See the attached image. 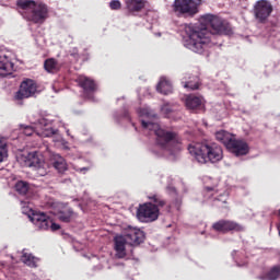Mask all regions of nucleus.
<instances>
[{
  "label": "nucleus",
  "instance_id": "obj_1",
  "mask_svg": "<svg viewBox=\"0 0 280 280\" xmlns=\"http://www.w3.org/2000/svg\"><path fill=\"white\" fill-rule=\"evenodd\" d=\"M188 39L186 47L195 54H203L206 48L214 45L211 40L213 36H231L233 27L230 22L212 13L200 15L199 23L185 26Z\"/></svg>",
  "mask_w": 280,
  "mask_h": 280
},
{
  "label": "nucleus",
  "instance_id": "obj_2",
  "mask_svg": "<svg viewBox=\"0 0 280 280\" xmlns=\"http://www.w3.org/2000/svg\"><path fill=\"white\" fill-rule=\"evenodd\" d=\"M187 150L200 164H214L223 160L222 147L212 141L192 142Z\"/></svg>",
  "mask_w": 280,
  "mask_h": 280
},
{
  "label": "nucleus",
  "instance_id": "obj_3",
  "mask_svg": "<svg viewBox=\"0 0 280 280\" xmlns=\"http://www.w3.org/2000/svg\"><path fill=\"white\" fill-rule=\"evenodd\" d=\"M141 126L143 129L153 131L156 137V145H159L162 150L168 152H175L180 150L182 139L178 133L173 131H167L161 128L160 125L152 121H141Z\"/></svg>",
  "mask_w": 280,
  "mask_h": 280
},
{
  "label": "nucleus",
  "instance_id": "obj_4",
  "mask_svg": "<svg viewBox=\"0 0 280 280\" xmlns=\"http://www.w3.org/2000/svg\"><path fill=\"white\" fill-rule=\"evenodd\" d=\"M202 0H175L173 11L177 18L191 19L199 13Z\"/></svg>",
  "mask_w": 280,
  "mask_h": 280
},
{
  "label": "nucleus",
  "instance_id": "obj_5",
  "mask_svg": "<svg viewBox=\"0 0 280 280\" xmlns=\"http://www.w3.org/2000/svg\"><path fill=\"white\" fill-rule=\"evenodd\" d=\"M136 215L143 223H152L161 215V209L154 206L153 202H144L139 206Z\"/></svg>",
  "mask_w": 280,
  "mask_h": 280
},
{
  "label": "nucleus",
  "instance_id": "obj_6",
  "mask_svg": "<svg viewBox=\"0 0 280 280\" xmlns=\"http://www.w3.org/2000/svg\"><path fill=\"white\" fill-rule=\"evenodd\" d=\"M24 18L33 24L43 25L49 18V7L40 1L31 11L24 13Z\"/></svg>",
  "mask_w": 280,
  "mask_h": 280
},
{
  "label": "nucleus",
  "instance_id": "obj_7",
  "mask_svg": "<svg viewBox=\"0 0 280 280\" xmlns=\"http://www.w3.org/2000/svg\"><path fill=\"white\" fill-rule=\"evenodd\" d=\"M212 231L220 233V234H228V233H241L244 231V226L240 223H236L232 220L221 219L218 222L212 223L211 226Z\"/></svg>",
  "mask_w": 280,
  "mask_h": 280
},
{
  "label": "nucleus",
  "instance_id": "obj_8",
  "mask_svg": "<svg viewBox=\"0 0 280 280\" xmlns=\"http://www.w3.org/2000/svg\"><path fill=\"white\" fill-rule=\"evenodd\" d=\"M273 12V5L267 0H259L254 5V15L259 23L265 24Z\"/></svg>",
  "mask_w": 280,
  "mask_h": 280
},
{
  "label": "nucleus",
  "instance_id": "obj_9",
  "mask_svg": "<svg viewBox=\"0 0 280 280\" xmlns=\"http://www.w3.org/2000/svg\"><path fill=\"white\" fill-rule=\"evenodd\" d=\"M31 220L40 230H48L49 228L54 232L60 230V224L54 223L50 217L44 212L33 213Z\"/></svg>",
  "mask_w": 280,
  "mask_h": 280
},
{
  "label": "nucleus",
  "instance_id": "obj_10",
  "mask_svg": "<svg viewBox=\"0 0 280 280\" xmlns=\"http://www.w3.org/2000/svg\"><path fill=\"white\" fill-rule=\"evenodd\" d=\"M122 236L129 241L130 246H139L145 241L144 231L131 225L124 230Z\"/></svg>",
  "mask_w": 280,
  "mask_h": 280
},
{
  "label": "nucleus",
  "instance_id": "obj_11",
  "mask_svg": "<svg viewBox=\"0 0 280 280\" xmlns=\"http://www.w3.org/2000/svg\"><path fill=\"white\" fill-rule=\"evenodd\" d=\"M37 92V84L32 79L22 81L19 92L15 93V100H27L35 95Z\"/></svg>",
  "mask_w": 280,
  "mask_h": 280
},
{
  "label": "nucleus",
  "instance_id": "obj_12",
  "mask_svg": "<svg viewBox=\"0 0 280 280\" xmlns=\"http://www.w3.org/2000/svg\"><path fill=\"white\" fill-rule=\"evenodd\" d=\"M77 83H79L80 88L83 90V96L85 98H93L94 93L97 91V84L94 80L85 75H80L79 79H77Z\"/></svg>",
  "mask_w": 280,
  "mask_h": 280
},
{
  "label": "nucleus",
  "instance_id": "obj_13",
  "mask_svg": "<svg viewBox=\"0 0 280 280\" xmlns=\"http://www.w3.org/2000/svg\"><path fill=\"white\" fill-rule=\"evenodd\" d=\"M26 163V166L28 167H35V170L38 171V174L44 176L46 175V171H44V160L40 156V153L37 151L30 152L26 155V160L24 161Z\"/></svg>",
  "mask_w": 280,
  "mask_h": 280
},
{
  "label": "nucleus",
  "instance_id": "obj_14",
  "mask_svg": "<svg viewBox=\"0 0 280 280\" xmlns=\"http://www.w3.org/2000/svg\"><path fill=\"white\" fill-rule=\"evenodd\" d=\"M229 152L235 154V156H244L247 155L249 152V145L245 140H234L229 143L226 147Z\"/></svg>",
  "mask_w": 280,
  "mask_h": 280
},
{
  "label": "nucleus",
  "instance_id": "obj_15",
  "mask_svg": "<svg viewBox=\"0 0 280 280\" xmlns=\"http://www.w3.org/2000/svg\"><path fill=\"white\" fill-rule=\"evenodd\" d=\"M185 106L192 112H200L205 109V97L201 95H186Z\"/></svg>",
  "mask_w": 280,
  "mask_h": 280
},
{
  "label": "nucleus",
  "instance_id": "obj_16",
  "mask_svg": "<svg viewBox=\"0 0 280 280\" xmlns=\"http://www.w3.org/2000/svg\"><path fill=\"white\" fill-rule=\"evenodd\" d=\"M127 245L129 241L122 235H116L114 238V250L116 252V257L122 259L127 257Z\"/></svg>",
  "mask_w": 280,
  "mask_h": 280
},
{
  "label": "nucleus",
  "instance_id": "obj_17",
  "mask_svg": "<svg viewBox=\"0 0 280 280\" xmlns=\"http://www.w3.org/2000/svg\"><path fill=\"white\" fill-rule=\"evenodd\" d=\"M182 84L188 91H197L200 88V79L198 75H192L191 73L186 72L182 79Z\"/></svg>",
  "mask_w": 280,
  "mask_h": 280
},
{
  "label": "nucleus",
  "instance_id": "obj_18",
  "mask_svg": "<svg viewBox=\"0 0 280 280\" xmlns=\"http://www.w3.org/2000/svg\"><path fill=\"white\" fill-rule=\"evenodd\" d=\"M14 70V63L11 62L10 57L2 50H0V71L2 77L11 74Z\"/></svg>",
  "mask_w": 280,
  "mask_h": 280
},
{
  "label": "nucleus",
  "instance_id": "obj_19",
  "mask_svg": "<svg viewBox=\"0 0 280 280\" xmlns=\"http://www.w3.org/2000/svg\"><path fill=\"white\" fill-rule=\"evenodd\" d=\"M50 165L55 167L58 174H63L68 171L67 161L59 154L52 155V159L50 160Z\"/></svg>",
  "mask_w": 280,
  "mask_h": 280
},
{
  "label": "nucleus",
  "instance_id": "obj_20",
  "mask_svg": "<svg viewBox=\"0 0 280 280\" xmlns=\"http://www.w3.org/2000/svg\"><path fill=\"white\" fill-rule=\"evenodd\" d=\"M147 5V0H126V9L129 10L131 14L139 13L144 10Z\"/></svg>",
  "mask_w": 280,
  "mask_h": 280
},
{
  "label": "nucleus",
  "instance_id": "obj_21",
  "mask_svg": "<svg viewBox=\"0 0 280 280\" xmlns=\"http://www.w3.org/2000/svg\"><path fill=\"white\" fill-rule=\"evenodd\" d=\"M214 137L220 143L225 145V148L235 140V136L233 133L226 132L225 130L218 131L214 133Z\"/></svg>",
  "mask_w": 280,
  "mask_h": 280
},
{
  "label": "nucleus",
  "instance_id": "obj_22",
  "mask_svg": "<svg viewBox=\"0 0 280 280\" xmlns=\"http://www.w3.org/2000/svg\"><path fill=\"white\" fill-rule=\"evenodd\" d=\"M21 260L24 265L31 267V268H36L37 262L40 261L37 257H35L32 253H23Z\"/></svg>",
  "mask_w": 280,
  "mask_h": 280
},
{
  "label": "nucleus",
  "instance_id": "obj_23",
  "mask_svg": "<svg viewBox=\"0 0 280 280\" xmlns=\"http://www.w3.org/2000/svg\"><path fill=\"white\" fill-rule=\"evenodd\" d=\"M148 199L150 201H148L147 203H152L153 206H156L159 210H161V208H164L166 205V200H164L163 196L159 194H151L148 196Z\"/></svg>",
  "mask_w": 280,
  "mask_h": 280
},
{
  "label": "nucleus",
  "instance_id": "obj_24",
  "mask_svg": "<svg viewBox=\"0 0 280 280\" xmlns=\"http://www.w3.org/2000/svg\"><path fill=\"white\" fill-rule=\"evenodd\" d=\"M280 278V266H273L269 272L259 276V280H278Z\"/></svg>",
  "mask_w": 280,
  "mask_h": 280
},
{
  "label": "nucleus",
  "instance_id": "obj_25",
  "mask_svg": "<svg viewBox=\"0 0 280 280\" xmlns=\"http://www.w3.org/2000/svg\"><path fill=\"white\" fill-rule=\"evenodd\" d=\"M158 92L164 95H168L173 93V86L170 81H166L165 79H162L156 88Z\"/></svg>",
  "mask_w": 280,
  "mask_h": 280
},
{
  "label": "nucleus",
  "instance_id": "obj_26",
  "mask_svg": "<svg viewBox=\"0 0 280 280\" xmlns=\"http://www.w3.org/2000/svg\"><path fill=\"white\" fill-rule=\"evenodd\" d=\"M39 2L40 1L35 0H18L16 5L19 7L20 10L32 11Z\"/></svg>",
  "mask_w": 280,
  "mask_h": 280
},
{
  "label": "nucleus",
  "instance_id": "obj_27",
  "mask_svg": "<svg viewBox=\"0 0 280 280\" xmlns=\"http://www.w3.org/2000/svg\"><path fill=\"white\" fill-rule=\"evenodd\" d=\"M44 67L48 73H56L59 71L58 61H56L54 58L46 59Z\"/></svg>",
  "mask_w": 280,
  "mask_h": 280
},
{
  "label": "nucleus",
  "instance_id": "obj_28",
  "mask_svg": "<svg viewBox=\"0 0 280 280\" xmlns=\"http://www.w3.org/2000/svg\"><path fill=\"white\" fill-rule=\"evenodd\" d=\"M8 141L7 139L0 138V163L8 159Z\"/></svg>",
  "mask_w": 280,
  "mask_h": 280
},
{
  "label": "nucleus",
  "instance_id": "obj_29",
  "mask_svg": "<svg viewBox=\"0 0 280 280\" xmlns=\"http://www.w3.org/2000/svg\"><path fill=\"white\" fill-rule=\"evenodd\" d=\"M30 189V186L26 182L20 180L18 184H15V190L22 195L25 196Z\"/></svg>",
  "mask_w": 280,
  "mask_h": 280
},
{
  "label": "nucleus",
  "instance_id": "obj_30",
  "mask_svg": "<svg viewBox=\"0 0 280 280\" xmlns=\"http://www.w3.org/2000/svg\"><path fill=\"white\" fill-rule=\"evenodd\" d=\"M71 218H72V212L71 211L59 212V214H58V220L62 221L65 223H69L71 221Z\"/></svg>",
  "mask_w": 280,
  "mask_h": 280
},
{
  "label": "nucleus",
  "instance_id": "obj_31",
  "mask_svg": "<svg viewBox=\"0 0 280 280\" xmlns=\"http://www.w3.org/2000/svg\"><path fill=\"white\" fill-rule=\"evenodd\" d=\"M110 10H121V2L119 0H113L109 2Z\"/></svg>",
  "mask_w": 280,
  "mask_h": 280
},
{
  "label": "nucleus",
  "instance_id": "obj_32",
  "mask_svg": "<svg viewBox=\"0 0 280 280\" xmlns=\"http://www.w3.org/2000/svg\"><path fill=\"white\" fill-rule=\"evenodd\" d=\"M23 135L26 137H32L34 135V128L31 126H27L23 130Z\"/></svg>",
  "mask_w": 280,
  "mask_h": 280
},
{
  "label": "nucleus",
  "instance_id": "obj_33",
  "mask_svg": "<svg viewBox=\"0 0 280 280\" xmlns=\"http://www.w3.org/2000/svg\"><path fill=\"white\" fill-rule=\"evenodd\" d=\"M70 56L73 57L75 61H79V59H80V55L75 48L73 50H71Z\"/></svg>",
  "mask_w": 280,
  "mask_h": 280
},
{
  "label": "nucleus",
  "instance_id": "obj_34",
  "mask_svg": "<svg viewBox=\"0 0 280 280\" xmlns=\"http://www.w3.org/2000/svg\"><path fill=\"white\" fill-rule=\"evenodd\" d=\"M205 190L208 191V192H210V191H213L214 188H213V187L206 186V187H205Z\"/></svg>",
  "mask_w": 280,
  "mask_h": 280
},
{
  "label": "nucleus",
  "instance_id": "obj_35",
  "mask_svg": "<svg viewBox=\"0 0 280 280\" xmlns=\"http://www.w3.org/2000/svg\"><path fill=\"white\" fill-rule=\"evenodd\" d=\"M175 205H176L177 208H179L180 205H182V200H180V199H176V200H175Z\"/></svg>",
  "mask_w": 280,
  "mask_h": 280
},
{
  "label": "nucleus",
  "instance_id": "obj_36",
  "mask_svg": "<svg viewBox=\"0 0 280 280\" xmlns=\"http://www.w3.org/2000/svg\"><path fill=\"white\" fill-rule=\"evenodd\" d=\"M278 218H279L278 230H279V235H280V209L278 210Z\"/></svg>",
  "mask_w": 280,
  "mask_h": 280
},
{
  "label": "nucleus",
  "instance_id": "obj_37",
  "mask_svg": "<svg viewBox=\"0 0 280 280\" xmlns=\"http://www.w3.org/2000/svg\"><path fill=\"white\" fill-rule=\"evenodd\" d=\"M162 112H166V114H170L171 109H167L166 107H162Z\"/></svg>",
  "mask_w": 280,
  "mask_h": 280
},
{
  "label": "nucleus",
  "instance_id": "obj_38",
  "mask_svg": "<svg viewBox=\"0 0 280 280\" xmlns=\"http://www.w3.org/2000/svg\"><path fill=\"white\" fill-rule=\"evenodd\" d=\"M168 190L173 191L174 194H176V189L175 187H167Z\"/></svg>",
  "mask_w": 280,
  "mask_h": 280
}]
</instances>
